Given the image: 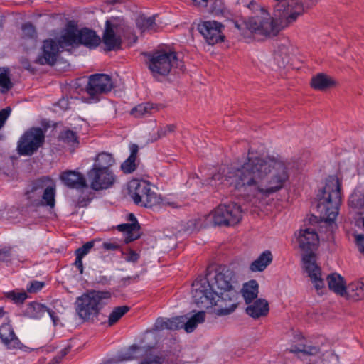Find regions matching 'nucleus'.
<instances>
[{
	"label": "nucleus",
	"instance_id": "nucleus-1",
	"mask_svg": "<svg viewBox=\"0 0 364 364\" xmlns=\"http://www.w3.org/2000/svg\"><path fill=\"white\" fill-rule=\"evenodd\" d=\"M288 178L287 168L279 157L263 158L249 150L242 165L228 168L225 174L219 171L206 183L213 187L229 186L235 194L251 200L277 193L284 188Z\"/></svg>",
	"mask_w": 364,
	"mask_h": 364
},
{
	"label": "nucleus",
	"instance_id": "nucleus-2",
	"mask_svg": "<svg viewBox=\"0 0 364 364\" xmlns=\"http://www.w3.org/2000/svg\"><path fill=\"white\" fill-rule=\"evenodd\" d=\"M235 282V274L228 268L208 272L193 283V301L200 309L216 306L220 314H229L238 304L239 294L233 289Z\"/></svg>",
	"mask_w": 364,
	"mask_h": 364
},
{
	"label": "nucleus",
	"instance_id": "nucleus-3",
	"mask_svg": "<svg viewBox=\"0 0 364 364\" xmlns=\"http://www.w3.org/2000/svg\"><path fill=\"white\" fill-rule=\"evenodd\" d=\"M299 248L303 252L302 261L305 272L310 277L317 291L325 287L324 279L321 277V268L316 262L315 251L319 245V237L316 230L311 227L301 228L295 232Z\"/></svg>",
	"mask_w": 364,
	"mask_h": 364
},
{
	"label": "nucleus",
	"instance_id": "nucleus-4",
	"mask_svg": "<svg viewBox=\"0 0 364 364\" xmlns=\"http://www.w3.org/2000/svg\"><path fill=\"white\" fill-rule=\"evenodd\" d=\"M316 197V208L321 222L325 223L328 228L332 229L341 204V183L339 179L336 176H330Z\"/></svg>",
	"mask_w": 364,
	"mask_h": 364
},
{
	"label": "nucleus",
	"instance_id": "nucleus-5",
	"mask_svg": "<svg viewBox=\"0 0 364 364\" xmlns=\"http://www.w3.org/2000/svg\"><path fill=\"white\" fill-rule=\"evenodd\" d=\"M238 3L257 12L255 16L244 21L249 31L265 37L275 36L279 33V26L277 21L264 8L259 6L254 0H250L249 3L238 0Z\"/></svg>",
	"mask_w": 364,
	"mask_h": 364
},
{
	"label": "nucleus",
	"instance_id": "nucleus-6",
	"mask_svg": "<svg viewBox=\"0 0 364 364\" xmlns=\"http://www.w3.org/2000/svg\"><path fill=\"white\" fill-rule=\"evenodd\" d=\"M111 296L112 294L109 291H87L77 298L75 311L83 321L93 320L108 304Z\"/></svg>",
	"mask_w": 364,
	"mask_h": 364
},
{
	"label": "nucleus",
	"instance_id": "nucleus-7",
	"mask_svg": "<svg viewBox=\"0 0 364 364\" xmlns=\"http://www.w3.org/2000/svg\"><path fill=\"white\" fill-rule=\"evenodd\" d=\"M148 58V68L154 77L167 76L173 67L178 66L177 53L171 48H158L149 53Z\"/></svg>",
	"mask_w": 364,
	"mask_h": 364
},
{
	"label": "nucleus",
	"instance_id": "nucleus-8",
	"mask_svg": "<svg viewBox=\"0 0 364 364\" xmlns=\"http://www.w3.org/2000/svg\"><path fill=\"white\" fill-rule=\"evenodd\" d=\"M128 193L134 204L141 207L152 208L160 203V198L151 190L148 181L132 179L128 183Z\"/></svg>",
	"mask_w": 364,
	"mask_h": 364
},
{
	"label": "nucleus",
	"instance_id": "nucleus-9",
	"mask_svg": "<svg viewBox=\"0 0 364 364\" xmlns=\"http://www.w3.org/2000/svg\"><path fill=\"white\" fill-rule=\"evenodd\" d=\"M210 215L214 225L233 226L242 219V210L235 202L220 203L214 208Z\"/></svg>",
	"mask_w": 364,
	"mask_h": 364
},
{
	"label": "nucleus",
	"instance_id": "nucleus-10",
	"mask_svg": "<svg viewBox=\"0 0 364 364\" xmlns=\"http://www.w3.org/2000/svg\"><path fill=\"white\" fill-rule=\"evenodd\" d=\"M45 131L38 127L26 130L17 143V151L21 156H32L45 142Z\"/></svg>",
	"mask_w": 364,
	"mask_h": 364
},
{
	"label": "nucleus",
	"instance_id": "nucleus-11",
	"mask_svg": "<svg viewBox=\"0 0 364 364\" xmlns=\"http://www.w3.org/2000/svg\"><path fill=\"white\" fill-rule=\"evenodd\" d=\"M113 87L112 79L109 75L95 73L89 76L85 90L91 102H97L100 96L109 92Z\"/></svg>",
	"mask_w": 364,
	"mask_h": 364
},
{
	"label": "nucleus",
	"instance_id": "nucleus-12",
	"mask_svg": "<svg viewBox=\"0 0 364 364\" xmlns=\"http://www.w3.org/2000/svg\"><path fill=\"white\" fill-rule=\"evenodd\" d=\"M90 187L95 191L108 189L117 180V176L112 169H102L91 167L86 174Z\"/></svg>",
	"mask_w": 364,
	"mask_h": 364
},
{
	"label": "nucleus",
	"instance_id": "nucleus-13",
	"mask_svg": "<svg viewBox=\"0 0 364 364\" xmlns=\"http://www.w3.org/2000/svg\"><path fill=\"white\" fill-rule=\"evenodd\" d=\"M274 10L279 18H284L287 23L294 22L304 13L301 0H274Z\"/></svg>",
	"mask_w": 364,
	"mask_h": 364
},
{
	"label": "nucleus",
	"instance_id": "nucleus-14",
	"mask_svg": "<svg viewBox=\"0 0 364 364\" xmlns=\"http://www.w3.org/2000/svg\"><path fill=\"white\" fill-rule=\"evenodd\" d=\"M223 28L224 26L216 21H205L198 25L199 33L209 45H215L224 41Z\"/></svg>",
	"mask_w": 364,
	"mask_h": 364
},
{
	"label": "nucleus",
	"instance_id": "nucleus-15",
	"mask_svg": "<svg viewBox=\"0 0 364 364\" xmlns=\"http://www.w3.org/2000/svg\"><path fill=\"white\" fill-rule=\"evenodd\" d=\"M60 48L59 43L54 39L43 41L41 53L36 58L35 62L42 65H53L57 61Z\"/></svg>",
	"mask_w": 364,
	"mask_h": 364
},
{
	"label": "nucleus",
	"instance_id": "nucleus-16",
	"mask_svg": "<svg viewBox=\"0 0 364 364\" xmlns=\"http://www.w3.org/2000/svg\"><path fill=\"white\" fill-rule=\"evenodd\" d=\"M116 28L117 26L110 20L105 21V30L101 41L105 45V50L106 51L117 50L121 48L122 38L119 35L116 34L114 31Z\"/></svg>",
	"mask_w": 364,
	"mask_h": 364
},
{
	"label": "nucleus",
	"instance_id": "nucleus-17",
	"mask_svg": "<svg viewBox=\"0 0 364 364\" xmlns=\"http://www.w3.org/2000/svg\"><path fill=\"white\" fill-rule=\"evenodd\" d=\"M60 178L63 183L70 188L81 189L88 186L84 175L75 171L63 172Z\"/></svg>",
	"mask_w": 364,
	"mask_h": 364
},
{
	"label": "nucleus",
	"instance_id": "nucleus-18",
	"mask_svg": "<svg viewBox=\"0 0 364 364\" xmlns=\"http://www.w3.org/2000/svg\"><path fill=\"white\" fill-rule=\"evenodd\" d=\"M0 339L9 349L21 348V343L9 323H3L0 326Z\"/></svg>",
	"mask_w": 364,
	"mask_h": 364
},
{
	"label": "nucleus",
	"instance_id": "nucleus-19",
	"mask_svg": "<svg viewBox=\"0 0 364 364\" xmlns=\"http://www.w3.org/2000/svg\"><path fill=\"white\" fill-rule=\"evenodd\" d=\"M79 37V44L90 49H95L101 43V38L96 32L87 28L80 29Z\"/></svg>",
	"mask_w": 364,
	"mask_h": 364
},
{
	"label": "nucleus",
	"instance_id": "nucleus-20",
	"mask_svg": "<svg viewBox=\"0 0 364 364\" xmlns=\"http://www.w3.org/2000/svg\"><path fill=\"white\" fill-rule=\"evenodd\" d=\"M140 225L136 223H122L117 225V229L123 233L124 242L129 244L140 237Z\"/></svg>",
	"mask_w": 364,
	"mask_h": 364
},
{
	"label": "nucleus",
	"instance_id": "nucleus-21",
	"mask_svg": "<svg viewBox=\"0 0 364 364\" xmlns=\"http://www.w3.org/2000/svg\"><path fill=\"white\" fill-rule=\"evenodd\" d=\"M269 311V304L264 299H256L252 304L248 305L246 308L247 314L254 318L265 316Z\"/></svg>",
	"mask_w": 364,
	"mask_h": 364
},
{
	"label": "nucleus",
	"instance_id": "nucleus-22",
	"mask_svg": "<svg viewBox=\"0 0 364 364\" xmlns=\"http://www.w3.org/2000/svg\"><path fill=\"white\" fill-rule=\"evenodd\" d=\"M183 328L182 317H173L171 318H159L154 323V329L157 331L177 330Z\"/></svg>",
	"mask_w": 364,
	"mask_h": 364
},
{
	"label": "nucleus",
	"instance_id": "nucleus-23",
	"mask_svg": "<svg viewBox=\"0 0 364 364\" xmlns=\"http://www.w3.org/2000/svg\"><path fill=\"white\" fill-rule=\"evenodd\" d=\"M326 280L330 290L341 296L346 293V282L339 274L332 273L328 275Z\"/></svg>",
	"mask_w": 364,
	"mask_h": 364
},
{
	"label": "nucleus",
	"instance_id": "nucleus-24",
	"mask_svg": "<svg viewBox=\"0 0 364 364\" xmlns=\"http://www.w3.org/2000/svg\"><path fill=\"white\" fill-rule=\"evenodd\" d=\"M58 141L65 144L71 151L79 146L80 140L76 132L69 129H63L58 136Z\"/></svg>",
	"mask_w": 364,
	"mask_h": 364
},
{
	"label": "nucleus",
	"instance_id": "nucleus-25",
	"mask_svg": "<svg viewBox=\"0 0 364 364\" xmlns=\"http://www.w3.org/2000/svg\"><path fill=\"white\" fill-rule=\"evenodd\" d=\"M80 30L75 28H68L63 34L58 41H56L60 45V48L66 46H75L79 45Z\"/></svg>",
	"mask_w": 364,
	"mask_h": 364
},
{
	"label": "nucleus",
	"instance_id": "nucleus-26",
	"mask_svg": "<svg viewBox=\"0 0 364 364\" xmlns=\"http://www.w3.org/2000/svg\"><path fill=\"white\" fill-rule=\"evenodd\" d=\"M197 6L204 8L206 11L214 15L223 14L224 4L223 0H192Z\"/></svg>",
	"mask_w": 364,
	"mask_h": 364
},
{
	"label": "nucleus",
	"instance_id": "nucleus-27",
	"mask_svg": "<svg viewBox=\"0 0 364 364\" xmlns=\"http://www.w3.org/2000/svg\"><path fill=\"white\" fill-rule=\"evenodd\" d=\"M47 311L48 307L46 305L32 301L27 305L23 314L32 319H40Z\"/></svg>",
	"mask_w": 364,
	"mask_h": 364
},
{
	"label": "nucleus",
	"instance_id": "nucleus-28",
	"mask_svg": "<svg viewBox=\"0 0 364 364\" xmlns=\"http://www.w3.org/2000/svg\"><path fill=\"white\" fill-rule=\"evenodd\" d=\"M259 293V284L255 279L250 280L244 284L242 294L246 304H250L257 299Z\"/></svg>",
	"mask_w": 364,
	"mask_h": 364
},
{
	"label": "nucleus",
	"instance_id": "nucleus-29",
	"mask_svg": "<svg viewBox=\"0 0 364 364\" xmlns=\"http://www.w3.org/2000/svg\"><path fill=\"white\" fill-rule=\"evenodd\" d=\"M114 164L115 159L113 155L108 152L103 151L96 155L92 167L102 169H111V167Z\"/></svg>",
	"mask_w": 364,
	"mask_h": 364
},
{
	"label": "nucleus",
	"instance_id": "nucleus-30",
	"mask_svg": "<svg viewBox=\"0 0 364 364\" xmlns=\"http://www.w3.org/2000/svg\"><path fill=\"white\" fill-rule=\"evenodd\" d=\"M130 155L122 164L121 169L125 173H131L136 168V159L139 151V146L136 144H132L129 146Z\"/></svg>",
	"mask_w": 364,
	"mask_h": 364
},
{
	"label": "nucleus",
	"instance_id": "nucleus-31",
	"mask_svg": "<svg viewBox=\"0 0 364 364\" xmlns=\"http://www.w3.org/2000/svg\"><path fill=\"white\" fill-rule=\"evenodd\" d=\"M272 261V255L269 250L263 252L250 266L252 272H262Z\"/></svg>",
	"mask_w": 364,
	"mask_h": 364
},
{
	"label": "nucleus",
	"instance_id": "nucleus-32",
	"mask_svg": "<svg viewBox=\"0 0 364 364\" xmlns=\"http://www.w3.org/2000/svg\"><path fill=\"white\" fill-rule=\"evenodd\" d=\"M183 318V328H184L186 332L191 333L197 327L199 323H203L205 321V314L204 311H200L196 313L188 320L184 316H180Z\"/></svg>",
	"mask_w": 364,
	"mask_h": 364
},
{
	"label": "nucleus",
	"instance_id": "nucleus-33",
	"mask_svg": "<svg viewBox=\"0 0 364 364\" xmlns=\"http://www.w3.org/2000/svg\"><path fill=\"white\" fill-rule=\"evenodd\" d=\"M335 85V81L324 73H318L311 78V86L317 90H324Z\"/></svg>",
	"mask_w": 364,
	"mask_h": 364
},
{
	"label": "nucleus",
	"instance_id": "nucleus-34",
	"mask_svg": "<svg viewBox=\"0 0 364 364\" xmlns=\"http://www.w3.org/2000/svg\"><path fill=\"white\" fill-rule=\"evenodd\" d=\"M136 24L142 33H154L159 29V26L155 21V16L150 17L139 16L136 21Z\"/></svg>",
	"mask_w": 364,
	"mask_h": 364
},
{
	"label": "nucleus",
	"instance_id": "nucleus-35",
	"mask_svg": "<svg viewBox=\"0 0 364 364\" xmlns=\"http://www.w3.org/2000/svg\"><path fill=\"white\" fill-rule=\"evenodd\" d=\"M55 186L52 183L46 188L42 196V200L39 203L41 205H46L51 208L55 205Z\"/></svg>",
	"mask_w": 364,
	"mask_h": 364
},
{
	"label": "nucleus",
	"instance_id": "nucleus-36",
	"mask_svg": "<svg viewBox=\"0 0 364 364\" xmlns=\"http://www.w3.org/2000/svg\"><path fill=\"white\" fill-rule=\"evenodd\" d=\"M129 310L130 307L126 305L114 307L108 316V326L114 325Z\"/></svg>",
	"mask_w": 364,
	"mask_h": 364
},
{
	"label": "nucleus",
	"instance_id": "nucleus-37",
	"mask_svg": "<svg viewBox=\"0 0 364 364\" xmlns=\"http://www.w3.org/2000/svg\"><path fill=\"white\" fill-rule=\"evenodd\" d=\"M53 183L51 179L48 176H43L36 180L33 181L31 183V188L28 191L27 193L38 192L41 193V191L51 186Z\"/></svg>",
	"mask_w": 364,
	"mask_h": 364
},
{
	"label": "nucleus",
	"instance_id": "nucleus-38",
	"mask_svg": "<svg viewBox=\"0 0 364 364\" xmlns=\"http://www.w3.org/2000/svg\"><path fill=\"white\" fill-rule=\"evenodd\" d=\"M290 351L294 353H302L304 355H315L320 351V348L318 346H316L299 343L291 346Z\"/></svg>",
	"mask_w": 364,
	"mask_h": 364
},
{
	"label": "nucleus",
	"instance_id": "nucleus-39",
	"mask_svg": "<svg viewBox=\"0 0 364 364\" xmlns=\"http://www.w3.org/2000/svg\"><path fill=\"white\" fill-rule=\"evenodd\" d=\"M13 87L8 68H0V92L6 93Z\"/></svg>",
	"mask_w": 364,
	"mask_h": 364
},
{
	"label": "nucleus",
	"instance_id": "nucleus-40",
	"mask_svg": "<svg viewBox=\"0 0 364 364\" xmlns=\"http://www.w3.org/2000/svg\"><path fill=\"white\" fill-rule=\"evenodd\" d=\"M156 109L154 104L145 102L138 105L131 110V114L135 117H142L147 114H151L153 110Z\"/></svg>",
	"mask_w": 364,
	"mask_h": 364
},
{
	"label": "nucleus",
	"instance_id": "nucleus-41",
	"mask_svg": "<svg viewBox=\"0 0 364 364\" xmlns=\"http://www.w3.org/2000/svg\"><path fill=\"white\" fill-rule=\"evenodd\" d=\"M22 38L35 40L37 37V32L35 26L31 23H26L21 26Z\"/></svg>",
	"mask_w": 364,
	"mask_h": 364
},
{
	"label": "nucleus",
	"instance_id": "nucleus-42",
	"mask_svg": "<svg viewBox=\"0 0 364 364\" xmlns=\"http://www.w3.org/2000/svg\"><path fill=\"white\" fill-rule=\"evenodd\" d=\"M6 297L14 301V304H23L28 298V295L25 291H17L12 290L6 293Z\"/></svg>",
	"mask_w": 364,
	"mask_h": 364
},
{
	"label": "nucleus",
	"instance_id": "nucleus-43",
	"mask_svg": "<svg viewBox=\"0 0 364 364\" xmlns=\"http://www.w3.org/2000/svg\"><path fill=\"white\" fill-rule=\"evenodd\" d=\"M349 205L354 209L364 211V194H353L349 199Z\"/></svg>",
	"mask_w": 364,
	"mask_h": 364
},
{
	"label": "nucleus",
	"instance_id": "nucleus-44",
	"mask_svg": "<svg viewBox=\"0 0 364 364\" xmlns=\"http://www.w3.org/2000/svg\"><path fill=\"white\" fill-rule=\"evenodd\" d=\"M94 240L86 242L82 247L77 248L75 251V256L83 259V257L86 256L90 252V250L94 247Z\"/></svg>",
	"mask_w": 364,
	"mask_h": 364
},
{
	"label": "nucleus",
	"instance_id": "nucleus-45",
	"mask_svg": "<svg viewBox=\"0 0 364 364\" xmlns=\"http://www.w3.org/2000/svg\"><path fill=\"white\" fill-rule=\"evenodd\" d=\"M46 285L44 282L38 280L31 281L26 285V291L30 294H35L40 291Z\"/></svg>",
	"mask_w": 364,
	"mask_h": 364
},
{
	"label": "nucleus",
	"instance_id": "nucleus-46",
	"mask_svg": "<svg viewBox=\"0 0 364 364\" xmlns=\"http://www.w3.org/2000/svg\"><path fill=\"white\" fill-rule=\"evenodd\" d=\"M122 254L125 255V261L128 262H136L140 257L139 254L131 248L128 249V252L127 253L124 251H122Z\"/></svg>",
	"mask_w": 364,
	"mask_h": 364
},
{
	"label": "nucleus",
	"instance_id": "nucleus-47",
	"mask_svg": "<svg viewBox=\"0 0 364 364\" xmlns=\"http://www.w3.org/2000/svg\"><path fill=\"white\" fill-rule=\"evenodd\" d=\"M102 247L105 250H118L121 248V245L114 240H109L104 242L102 245Z\"/></svg>",
	"mask_w": 364,
	"mask_h": 364
},
{
	"label": "nucleus",
	"instance_id": "nucleus-48",
	"mask_svg": "<svg viewBox=\"0 0 364 364\" xmlns=\"http://www.w3.org/2000/svg\"><path fill=\"white\" fill-rule=\"evenodd\" d=\"M11 112L10 107H6L0 111V129H1Z\"/></svg>",
	"mask_w": 364,
	"mask_h": 364
},
{
	"label": "nucleus",
	"instance_id": "nucleus-49",
	"mask_svg": "<svg viewBox=\"0 0 364 364\" xmlns=\"http://www.w3.org/2000/svg\"><path fill=\"white\" fill-rule=\"evenodd\" d=\"M140 280V274H136L133 276H128L121 279V282L124 286H128L132 284L137 283Z\"/></svg>",
	"mask_w": 364,
	"mask_h": 364
},
{
	"label": "nucleus",
	"instance_id": "nucleus-50",
	"mask_svg": "<svg viewBox=\"0 0 364 364\" xmlns=\"http://www.w3.org/2000/svg\"><path fill=\"white\" fill-rule=\"evenodd\" d=\"M141 350V348L136 345V344H134L132 346H131L129 349H128V351H127V355L124 358L125 360H134L135 358H137L136 355H135L134 354L139 351Z\"/></svg>",
	"mask_w": 364,
	"mask_h": 364
},
{
	"label": "nucleus",
	"instance_id": "nucleus-51",
	"mask_svg": "<svg viewBox=\"0 0 364 364\" xmlns=\"http://www.w3.org/2000/svg\"><path fill=\"white\" fill-rule=\"evenodd\" d=\"M176 129V125L175 124H168L165 127H161L160 129L158 131L159 137L165 136L167 134L172 133Z\"/></svg>",
	"mask_w": 364,
	"mask_h": 364
},
{
	"label": "nucleus",
	"instance_id": "nucleus-52",
	"mask_svg": "<svg viewBox=\"0 0 364 364\" xmlns=\"http://www.w3.org/2000/svg\"><path fill=\"white\" fill-rule=\"evenodd\" d=\"M11 248L10 247H6L3 249H0V262H7L9 260L11 256Z\"/></svg>",
	"mask_w": 364,
	"mask_h": 364
},
{
	"label": "nucleus",
	"instance_id": "nucleus-53",
	"mask_svg": "<svg viewBox=\"0 0 364 364\" xmlns=\"http://www.w3.org/2000/svg\"><path fill=\"white\" fill-rule=\"evenodd\" d=\"M355 243L360 253L364 255V235H355Z\"/></svg>",
	"mask_w": 364,
	"mask_h": 364
},
{
	"label": "nucleus",
	"instance_id": "nucleus-54",
	"mask_svg": "<svg viewBox=\"0 0 364 364\" xmlns=\"http://www.w3.org/2000/svg\"><path fill=\"white\" fill-rule=\"evenodd\" d=\"M91 199L86 196H80L77 199V206L82 208L86 207L90 203Z\"/></svg>",
	"mask_w": 364,
	"mask_h": 364
},
{
	"label": "nucleus",
	"instance_id": "nucleus-55",
	"mask_svg": "<svg viewBox=\"0 0 364 364\" xmlns=\"http://www.w3.org/2000/svg\"><path fill=\"white\" fill-rule=\"evenodd\" d=\"M74 265L77 268L80 274H82L83 273V270H84L82 258L76 257L75 261L74 262Z\"/></svg>",
	"mask_w": 364,
	"mask_h": 364
},
{
	"label": "nucleus",
	"instance_id": "nucleus-56",
	"mask_svg": "<svg viewBox=\"0 0 364 364\" xmlns=\"http://www.w3.org/2000/svg\"><path fill=\"white\" fill-rule=\"evenodd\" d=\"M140 364H161V362L156 359H146L141 362Z\"/></svg>",
	"mask_w": 364,
	"mask_h": 364
},
{
	"label": "nucleus",
	"instance_id": "nucleus-57",
	"mask_svg": "<svg viewBox=\"0 0 364 364\" xmlns=\"http://www.w3.org/2000/svg\"><path fill=\"white\" fill-rule=\"evenodd\" d=\"M21 64H22L23 67L28 70H31L32 69L31 65H30V63L28 59L22 60Z\"/></svg>",
	"mask_w": 364,
	"mask_h": 364
},
{
	"label": "nucleus",
	"instance_id": "nucleus-58",
	"mask_svg": "<svg viewBox=\"0 0 364 364\" xmlns=\"http://www.w3.org/2000/svg\"><path fill=\"white\" fill-rule=\"evenodd\" d=\"M128 220L130 221V223L139 224L136 216L133 213H129L128 215Z\"/></svg>",
	"mask_w": 364,
	"mask_h": 364
},
{
	"label": "nucleus",
	"instance_id": "nucleus-59",
	"mask_svg": "<svg viewBox=\"0 0 364 364\" xmlns=\"http://www.w3.org/2000/svg\"><path fill=\"white\" fill-rule=\"evenodd\" d=\"M109 279L106 276H100L98 282L102 284H106L109 282Z\"/></svg>",
	"mask_w": 364,
	"mask_h": 364
},
{
	"label": "nucleus",
	"instance_id": "nucleus-60",
	"mask_svg": "<svg viewBox=\"0 0 364 364\" xmlns=\"http://www.w3.org/2000/svg\"><path fill=\"white\" fill-rule=\"evenodd\" d=\"M46 312H48L49 314L51 319L53 320L54 323H55L56 316L55 315L54 311L53 310H50V309L48 308V311Z\"/></svg>",
	"mask_w": 364,
	"mask_h": 364
},
{
	"label": "nucleus",
	"instance_id": "nucleus-61",
	"mask_svg": "<svg viewBox=\"0 0 364 364\" xmlns=\"http://www.w3.org/2000/svg\"><path fill=\"white\" fill-rule=\"evenodd\" d=\"M358 288L364 292V279L358 284L357 289Z\"/></svg>",
	"mask_w": 364,
	"mask_h": 364
},
{
	"label": "nucleus",
	"instance_id": "nucleus-62",
	"mask_svg": "<svg viewBox=\"0 0 364 364\" xmlns=\"http://www.w3.org/2000/svg\"><path fill=\"white\" fill-rule=\"evenodd\" d=\"M60 356L59 359H61L62 358H63L64 356H65L67 355L66 350L65 349L62 350L60 352Z\"/></svg>",
	"mask_w": 364,
	"mask_h": 364
},
{
	"label": "nucleus",
	"instance_id": "nucleus-63",
	"mask_svg": "<svg viewBox=\"0 0 364 364\" xmlns=\"http://www.w3.org/2000/svg\"><path fill=\"white\" fill-rule=\"evenodd\" d=\"M4 314H5V311H4V307L0 306V318L4 317Z\"/></svg>",
	"mask_w": 364,
	"mask_h": 364
},
{
	"label": "nucleus",
	"instance_id": "nucleus-64",
	"mask_svg": "<svg viewBox=\"0 0 364 364\" xmlns=\"http://www.w3.org/2000/svg\"><path fill=\"white\" fill-rule=\"evenodd\" d=\"M235 26H236L237 28H238L240 29V27H239L237 23H236Z\"/></svg>",
	"mask_w": 364,
	"mask_h": 364
}]
</instances>
